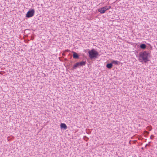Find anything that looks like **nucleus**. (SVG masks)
Segmentation results:
<instances>
[{
	"mask_svg": "<svg viewBox=\"0 0 157 157\" xmlns=\"http://www.w3.org/2000/svg\"><path fill=\"white\" fill-rule=\"evenodd\" d=\"M149 53L146 51H144L140 52L139 55V60L140 62L144 61L146 63L148 61V56Z\"/></svg>",
	"mask_w": 157,
	"mask_h": 157,
	"instance_id": "f257e3e1",
	"label": "nucleus"
},
{
	"mask_svg": "<svg viewBox=\"0 0 157 157\" xmlns=\"http://www.w3.org/2000/svg\"><path fill=\"white\" fill-rule=\"evenodd\" d=\"M88 53L89 57L91 60L97 58L99 55L98 52L94 49L89 50Z\"/></svg>",
	"mask_w": 157,
	"mask_h": 157,
	"instance_id": "f03ea898",
	"label": "nucleus"
},
{
	"mask_svg": "<svg viewBox=\"0 0 157 157\" xmlns=\"http://www.w3.org/2000/svg\"><path fill=\"white\" fill-rule=\"evenodd\" d=\"M34 13L35 11L33 9L29 10L27 13L26 16L28 18L31 17L34 15Z\"/></svg>",
	"mask_w": 157,
	"mask_h": 157,
	"instance_id": "7ed1b4c3",
	"label": "nucleus"
},
{
	"mask_svg": "<svg viewBox=\"0 0 157 157\" xmlns=\"http://www.w3.org/2000/svg\"><path fill=\"white\" fill-rule=\"evenodd\" d=\"M106 11V9H105V7L98 9V11L100 12L101 13H105Z\"/></svg>",
	"mask_w": 157,
	"mask_h": 157,
	"instance_id": "20e7f679",
	"label": "nucleus"
},
{
	"mask_svg": "<svg viewBox=\"0 0 157 157\" xmlns=\"http://www.w3.org/2000/svg\"><path fill=\"white\" fill-rule=\"evenodd\" d=\"M73 54V58L75 59H78L79 58V56L78 55V54L74 52H72Z\"/></svg>",
	"mask_w": 157,
	"mask_h": 157,
	"instance_id": "39448f33",
	"label": "nucleus"
},
{
	"mask_svg": "<svg viewBox=\"0 0 157 157\" xmlns=\"http://www.w3.org/2000/svg\"><path fill=\"white\" fill-rule=\"evenodd\" d=\"M60 128L61 129H66L67 128V126L66 124L64 123H61L60 124Z\"/></svg>",
	"mask_w": 157,
	"mask_h": 157,
	"instance_id": "423d86ee",
	"label": "nucleus"
},
{
	"mask_svg": "<svg viewBox=\"0 0 157 157\" xmlns=\"http://www.w3.org/2000/svg\"><path fill=\"white\" fill-rule=\"evenodd\" d=\"M80 66H85L86 64V61H82L81 62H78Z\"/></svg>",
	"mask_w": 157,
	"mask_h": 157,
	"instance_id": "0eeeda50",
	"label": "nucleus"
},
{
	"mask_svg": "<svg viewBox=\"0 0 157 157\" xmlns=\"http://www.w3.org/2000/svg\"><path fill=\"white\" fill-rule=\"evenodd\" d=\"M112 66L113 64L112 63H111L107 64L106 66V67L109 69L111 68L112 67Z\"/></svg>",
	"mask_w": 157,
	"mask_h": 157,
	"instance_id": "6e6552de",
	"label": "nucleus"
},
{
	"mask_svg": "<svg viewBox=\"0 0 157 157\" xmlns=\"http://www.w3.org/2000/svg\"><path fill=\"white\" fill-rule=\"evenodd\" d=\"M120 62L117 60H113L112 61V63L113 64H114L115 65H118Z\"/></svg>",
	"mask_w": 157,
	"mask_h": 157,
	"instance_id": "1a4fd4ad",
	"label": "nucleus"
},
{
	"mask_svg": "<svg viewBox=\"0 0 157 157\" xmlns=\"http://www.w3.org/2000/svg\"><path fill=\"white\" fill-rule=\"evenodd\" d=\"M140 47L141 49H145L146 48V46L145 44H140Z\"/></svg>",
	"mask_w": 157,
	"mask_h": 157,
	"instance_id": "9d476101",
	"label": "nucleus"
},
{
	"mask_svg": "<svg viewBox=\"0 0 157 157\" xmlns=\"http://www.w3.org/2000/svg\"><path fill=\"white\" fill-rule=\"evenodd\" d=\"M80 66L78 62L76 63L73 67V69H76L77 67Z\"/></svg>",
	"mask_w": 157,
	"mask_h": 157,
	"instance_id": "9b49d317",
	"label": "nucleus"
},
{
	"mask_svg": "<svg viewBox=\"0 0 157 157\" xmlns=\"http://www.w3.org/2000/svg\"><path fill=\"white\" fill-rule=\"evenodd\" d=\"M105 9H106V10H109L111 8V6H109L108 7H107V6H105Z\"/></svg>",
	"mask_w": 157,
	"mask_h": 157,
	"instance_id": "f8f14e48",
	"label": "nucleus"
},
{
	"mask_svg": "<svg viewBox=\"0 0 157 157\" xmlns=\"http://www.w3.org/2000/svg\"><path fill=\"white\" fill-rule=\"evenodd\" d=\"M144 133L147 135L149 134V132L146 131H144Z\"/></svg>",
	"mask_w": 157,
	"mask_h": 157,
	"instance_id": "ddd939ff",
	"label": "nucleus"
},
{
	"mask_svg": "<svg viewBox=\"0 0 157 157\" xmlns=\"http://www.w3.org/2000/svg\"><path fill=\"white\" fill-rule=\"evenodd\" d=\"M154 137V136L153 135H151L150 136V139H153Z\"/></svg>",
	"mask_w": 157,
	"mask_h": 157,
	"instance_id": "4468645a",
	"label": "nucleus"
},
{
	"mask_svg": "<svg viewBox=\"0 0 157 157\" xmlns=\"http://www.w3.org/2000/svg\"><path fill=\"white\" fill-rule=\"evenodd\" d=\"M86 138H87V140H88V138L87 137H86Z\"/></svg>",
	"mask_w": 157,
	"mask_h": 157,
	"instance_id": "2eb2a0df",
	"label": "nucleus"
}]
</instances>
